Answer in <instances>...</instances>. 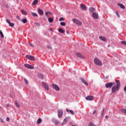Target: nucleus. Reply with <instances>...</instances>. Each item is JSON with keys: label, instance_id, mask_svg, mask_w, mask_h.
Masks as SVG:
<instances>
[{"label": "nucleus", "instance_id": "nucleus-1", "mask_svg": "<svg viewBox=\"0 0 126 126\" xmlns=\"http://www.w3.org/2000/svg\"><path fill=\"white\" fill-rule=\"evenodd\" d=\"M117 86H114L112 87L111 91L112 93H116L117 91L120 89V87H121V82L119 80H116Z\"/></svg>", "mask_w": 126, "mask_h": 126}, {"label": "nucleus", "instance_id": "nucleus-2", "mask_svg": "<svg viewBox=\"0 0 126 126\" xmlns=\"http://www.w3.org/2000/svg\"><path fill=\"white\" fill-rule=\"evenodd\" d=\"M94 63L95 64H96V65H98L99 66H102V62L100 61V59L98 58H95L94 60Z\"/></svg>", "mask_w": 126, "mask_h": 126}, {"label": "nucleus", "instance_id": "nucleus-3", "mask_svg": "<svg viewBox=\"0 0 126 126\" xmlns=\"http://www.w3.org/2000/svg\"><path fill=\"white\" fill-rule=\"evenodd\" d=\"M72 21L73 22H74V23L77 24V25H79V26H81V25H82V23L80 21H79V20L76 19H73Z\"/></svg>", "mask_w": 126, "mask_h": 126}, {"label": "nucleus", "instance_id": "nucleus-4", "mask_svg": "<svg viewBox=\"0 0 126 126\" xmlns=\"http://www.w3.org/2000/svg\"><path fill=\"white\" fill-rule=\"evenodd\" d=\"M115 83L109 82L105 84L106 88H112L113 85H115Z\"/></svg>", "mask_w": 126, "mask_h": 126}, {"label": "nucleus", "instance_id": "nucleus-5", "mask_svg": "<svg viewBox=\"0 0 126 126\" xmlns=\"http://www.w3.org/2000/svg\"><path fill=\"white\" fill-rule=\"evenodd\" d=\"M92 16L94 19H98V18H99V15H98V14L96 12H93Z\"/></svg>", "mask_w": 126, "mask_h": 126}, {"label": "nucleus", "instance_id": "nucleus-6", "mask_svg": "<svg viewBox=\"0 0 126 126\" xmlns=\"http://www.w3.org/2000/svg\"><path fill=\"white\" fill-rule=\"evenodd\" d=\"M26 58L28 59V60H30V61H35V57L31 56V55H26Z\"/></svg>", "mask_w": 126, "mask_h": 126}, {"label": "nucleus", "instance_id": "nucleus-7", "mask_svg": "<svg viewBox=\"0 0 126 126\" xmlns=\"http://www.w3.org/2000/svg\"><path fill=\"white\" fill-rule=\"evenodd\" d=\"M24 66L27 68H29V69H34V66L29 65V64H25Z\"/></svg>", "mask_w": 126, "mask_h": 126}, {"label": "nucleus", "instance_id": "nucleus-8", "mask_svg": "<svg viewBox=\"0 0 126 126\" xmlns=\"http://www.w3.org/2000/svg\"><path fill=\"white\" fill-rule=\"evenodd\" d=\"M52 86L53 87L55 90H56V91H60V87H59L57 85L53 84L52 85Z\"/></svg>", "mask_w": 126, "mask_h": 126}, {"label": "nucleus", "instance_id": "nucleus-9", "mask_svg": "<svg viewBox=\"0 0 126 126\" xmlns=\"http://www.w3.org/2000/svg\"><path fill=\"white\" fill-rule=\"evenodd\" d=\"M86 100L93 101V100H94V96L91 95L88 96L86 97Z\"/></svg>", "mask_w": 126, "mask_h": 126}, {"label": "nucleus", "instance_id": "nucleus-10", "mask_svg": "<svg viewBox=\"0 0 126 126\" xmlns=\"http://www.w3.org/2000/svg\"><path fill=\"white\" fill-rule=\"evenodd\" d=\"M63 115V110H58V117L59 118H62Z\"/></svg>", "mask_w": 126, "mask_h": 126}, {"label": "nucleus", "instance_id": "nucleus-11", "mask_svg": "<svg viewBox=\"0 0 126 126\" xmlns=\"http://www.w3.org/2000/svg\"><path fill=\"white\" fill-rule=\"evenodd\" d=\"M6 21L7 23L8 24H9V26H10V27H13V26H14V24L11 23L10 20L7 19Z\"/></svg>", "mask_w": 126, "mask_h": 126}, {"label": "nucleus", "instance_id": "nucleus-12", "mask_svg": "<svg viewBox=\"0 0 126 126\" xmlns=\"http://www.w3.org/2000/svg\"><path fill=\"white\" fill-rule=\"evenodd\" d=\"M80 80L82 82L84 83V84H85V85H86V86H88V83H87V82H86V81H85L84 78H80Z\"/></svg>", "mask_w": 126, "mask_h": 126}, {"label": "nucleus", "instance_id": "nucleus-13", "mask_svg": "<svg viewBox=\"0 0 126 126\" xmlns=\"http://www.w3.org/2000/svg\"><path fill=\"white\" fill-rule=\"evenodd\" d=\"M42 85H43V86H44V88L46 90H49V88L47 84H46L45 83H42Z\"/></svg>", "mask_w": 126, "mask_h": 126}, {"label": "nucleus", "instance_id": "nucleus-14", "mask_svg": "<svg viewBox=\"0 0 126 126\" xmlns=\"http://www.w3.org/2000/svg\"><path fill=\"white\" fill-rule=\"evenodd\" d=\"M118 6H120V7H121V8H122V9H125V8H126V7L125 6V5H124V4L122 3H118Z\"/></svg>", "mask_w": 126, "mask_h": 126}, {"label": "nucleus", "instance_id": "nucleus-15", "mask_svg": "<svg viewBox=\"0 0 126 126\" xmlns=\"http://www.w3.org/2000/svg\"><path fill=\"white\" fill-rule=\"evenodd\" d=\"M38 13L40 15H43V14H44V11L40 8L38 9Z\"/></svg>", "mask_w": 126, "mask_h": 126}, {"label": "nucleus", "instance_id": "nucleus-16", "mask_svg": "<svg viewBox=\"0 0 126 126\" xmlns=\"http://www.w3.org/2000/svg\"><path fill=\"white\" fill-rule=\"evenodd\" d=\"M76 56H77V58H80V59H83V56H82L80 53H76Z\"/></svg>", "mask_w": 126, "mask_h": 126}, {"label": "nucleus", "instance_id": "nucleus-17", "mask_svg": "<svg viewBox=\"0 0 126 126\" xmlns=\"http://www.w3.org/2000/svg\"><path fill=\"white\" fill-rule=\"evenodd\" d=\"M52 122L53 123L55 124V125H59V124L60 123V122H59V121L57 120V119H53Z\"/></svg>", "mask_w": 126, "mask_h": 126}, {"label": "nucleus", "instance_id": "nucleus-18", "mask_svg": "<svg viewBox=\"0 0 126 126\" xmlns=\"http://www.w3.org/2000/svg\"><path fill=\"white\" fill-rule=\"evenodd\" d=\"M99 39H100L102 41H104V42L107 41V38H106V37H105L104 36H99Z\"/></svg>", "mask_w": 126, "mask_h": 126}, {"label": "nucleus", "instance_id": "nucleus-19", "mask_svg": "<svg viewBox=\"0 0 126 126\" xmlns=\"http://www.w3.org/2000/svg\"><path fill=\"white\" fill-rule=\"evenodd\" d=\"M89 10L90 12H94L95 11V8L94 7H90Z\"/></svg>", "mask_w": 126, "mask_h": 126}, {"label": "nucleus", "instance_id": "nucleus-20", "mask_svg": "<svg viewBox=\"0 0 126 126\" xmlns=\"http://www.w3.org/2000/svg\"><path fill=\"white\" fill-rule=\"evenodd\" d=\"M66 112H67L68 113V112H69V113L70 114H71V115H74V112H73V111L71 110H68V109H66Z\"/></svg>", "mask_w": 126, "mask_h": 126}, {"label": "nucleus", "instance_id": "nucleus-21", "mask_svg": "<svg viewBox=\"0 0 126 126\" xmlns=\"http://www.w3.org/2000/svg\"><path fill=\"white\" fill-rule=\"evenodd\" d=\"M39 2V1L38 0H34L33 2H32V5H36V4H37V3H38V2Z\"/></svg>", "mask_w": 126, "mask_h": 126}, {"label": "nucleus", "instance_id": "nucleus-22", "mask_svg": "<svg viewBox=\"0 0 126 126\" xmlns=\"http://www.w3.org/2000/svg\"><path fill=\"white\" fill-rule=\"evenodd\" d=\"M70 120V117H67L63 120L65 122H68Z\"/></svg>", "mask_w": 126, "mask_h": 126}, {"label": "nucleus", "instance_id": "nucleus-23", "mask_svg": "<svg viewBox=\"0 0 126 126\" xmlns=\"http://www.w3.org/2000/svg\"><path fill=\"white\" fill-rule=\"evenodd\" d=\"M120 111L121 112H122V113H123L124 114H126V109L121 108Z\"/></svg>", "mask_w": 126, "mask_h": 126}, {"label": "nucleus", "instance_id": "nucleus-24", "mask_svg": "<svg viewBox=\"0 0 126 126\" xmlns=\"http://www.w3.org/2000/svg\"><path fill=\"white\" fill-rule=\"evenodd\" d=\"M48 21L50 23H53V22H54V19H53V18H49L48 19Z\"/></svg>", "mask_w": 126, "mask_h": 126}, {"label": "nucleus", "instance_id": "nucleus-25", "mask_svg": "<svg viewBox=\"0 0 126 126\" xmlns=\"http://www.w3.org/2000/svg\"><path fill=\"white\" fill-rule=\"evenodd\" d=\"M41 123H42V119L41 118H39L37 121V125H39V124H41Z\"/></svg>", "mask_w": 126, "mask_h": 126}, {"label": "nucleus", "instance_id": "nucleus-26", "mask_svg": "<svg viewBox=\"0 0 126 126\" xmlns=\"http://www.w3.org/2000/svg\"><path fill=\"white\" fill-rule=\"evenodd\" d=\"M81 8L84 10V9H86V6L84 4H81Z\"/></svg>", "mask_w": 126, "mask_h": 126}, {"label": "nucleus", "instance_id": "nucleus-27", "mask_svg": "<svg viewBox=\"0 0 126 126\" xmlns=\"http://www.w3.org/2000/svg\"><path fill=\"white\" fill-rule=\"evenodd\" d=\"M59 32H60V33H64V31H63V30L61 28L59 29Z\"/></svg>", "mask_w": 126, "mask_h": 126}, {"label": "nucleus", "instance_id": "nucleus-28", "mask_svg": "<svg viewBox=\"0 0 126 126\" xmlns=\"http://www.w3.org/2000/svg\"><path fill=\"white\" fill-rule=\"evenodd\" d=\"M21 12L22 13H23V14H24L25 15H27V12H26L25 10H22Z\"/></svg>", "mask_w": 126, "mask_h": 126}, {"label": "nucleus", "instance_id": "nucleus-29", "mask_svg": "<svg viewBox=\"0 0 126 126\" xmlns=\"http://www.w3.org/2000/svg\"><path fill=\"white\" fill-rule=\"evenodd\" d=\"M31 14L32 15V16H34V17H37V16H38V15L35 13L32 12L31 13Z\"/></svg>", "mask_w": 126, "mask_h": 126}, {"label": "nucleus", "instance_id": "nucleus-30", "mask_svg": "<svg viewBox=\"0 0 126 126\" xmlns=\"http://www.w3.org/2000/svg\"><path fill=\"white\" fill-rule=\"evenodd\" d=\"M22 22H23V23H27V19H23L22 20Z\"/></svg>", "mask_w": 126, "mask_h": 126}, {"label": "nucleus", "instance_id": "nucleus-31", "mask_svg": "<svg viewBox=\"0 0 126 126\" xmlns=\"http://www.w3.org/2000/svg\"><path fill=\"white\" fill-rule=\"evenodd\" d=\"M49 14H50V15H52V13L51 12H45V16H48Z\"/></svg>", "mask_w": 126, "mask_h": 126}, {"label": "nucleus", "instance_id": "nucleus-32", "mask_svg": "<svg viewBox=\"0 0 126 126\" xmlns=\"http://www.w3.org/2000/svg\"><path fill=\"white\" fill-rule=\"evenodd\" d=\"M0 35L1 38H4V36L3 35V33H2V32H1V31H0Z\"/></svg>", "mask_w": 126, "mask_h": 126}, {"label": "nucleus", "instance_id": "nucleus-33", "mask_svg": "<svg viewBox=\"0 0 126 126\" xmlns=\"http://www.w3.org/2000/svg\"><path fill=\"white\" fill-rule=\"evenodd\" d=\"M38 77H39V78H40L41 79H43V74H38Z\"/></svg>", "mask_w": 126, "mask_h": 126}, {"label": "nucleus", "instance_id": "nucleus-34", "mask_svg": "<svg viewBox=\"0 0 126 126\" xmlns=\"http://www.w3.org/2000/svg\"><path fill=\"white\" fill-rule=\"evenodd\" d=\"M60 25H61L62 26H65V23H64V22H62L60 23Z\"/></svg>", "mask_w": 126, "mask_h": 126}, {"label": "nucleus", "instance_id": "nucleus-35", "mask_svg": "<svg viewBox=\"0 0 126 126\" xmlns=\"http://www.w3.org/2000/svg\"><path fill=\"white\" fill-rule=\"evenodd\" d=\"M88 126H95L94 125V123H93L92 122H90Z\"/></svg>", "mask_w": 126, "mask_h": 126}, {"label": "nucleus", "instance_id": "nucleus-36", "mask_svg": "<svg viewBox=\"0 0 126 126\" xmlns=\"http://www.w3.org/2000/svg\"><path fill=\"white\" fill-rule=\"evenodd\" d=\"M24 81L25 82L26 84H28L29 82H28V80H27V79L24 78Z\"/></svg>", "mask_w": 126, "mask_h": 126}, {"label": "nucleus", "instance_id": "nucleus-37", "mask_svg": "<svg viewBox=\"0 0 126 126\" xmlns=\"http://www.w3.org/2000/svg\"><path fill=\"white\" fill-rule=\"evenodd\" d=\"M64 21V19L63 18V17H61L59 19V21Z\"/></svg>", "mask_w": 126, "mask_h": 126}, {"label": "nucleus", "instance_id": "nucleus-38", "mask_svg": "<svg viewBox=\"0 0 126 126\" xmlns=\"http://www.w3.org/2000/svg\"><path fill=\"white\" fill-rule=\"evenodd\" d=\"M121 44H122L123 45H126V41H121Z\"/></svg>", "mask_w": 126, "mask_h": 126}, {"label": "nucleus", "instance_id": "nucleus-39", "mask_svg": "<svg viewBox=\"0 0 126 126\" xmlns=\"http://www.w3.org/2000/svg\"><path fill=\"white\" fill-rule=\"evenodd\" d=\"M105 111V108L102 109V111H101V116H103V114H104V112Z\"/></svg>", "mask_w": 126, "mask_h": 126}, {"label": "nucleus", "instance_id": "nucleus-40", "mask_svg": "<svg viewBox=\"0 0 126 126\" xmlns=\"http://www.w3.org/2000/svg\"><path fill=\"white\" fill-rule=\"evenodd\" d=\"M35 25H36V26H37L38 27H39V26H40V24L38 23L37 22L35 23Z\"/></svg>", "mask_w": 126, "mask_h": 126}, {"label": "nucleus", "instance_id": "nucleus-41", "mask_svg": "<svg viewBox=\"0 0 126 126\" xmlns=\"http://www.w3.org/2000/svg\"><path fill=\"white\" fill-rule=\"evenodd\" d=\"M116 15L118 16V17H120V14H119V12H118V11H117L116 12Z\"/></svg>", "mask_w": 126, "mask_h": 126}, {"label": "nucleus", "instance_id": "nucleus-42", "mask_svg": "<svg viewBox=\"0 0 126 126\" xmlns=\"http://www.w3.org/2000/svg\"><path fill=\"white\" fill-rule=\"evenodd\" d=\"M66 123L67 122L66 121L63 120V123H62L63 126H64V125H65V124H66Z\"/></svg>", "mask_w": 126, "mask_h": 126}, {"label": "nucleus", "instance_id": "nucleus-43", "mask_svg": "<svg viewBox=\"0 0 126 126\" xmlns=\"http://www.w3.org/2000/svg\"><path fill=\"white\" fill-rule=\"evenodd\" d=\"M29 45L31 47H32L33 48V47H34V45H33V43H30Z\"/></svg>", "mask_w": 126, "mask_h": 126}, {"label": "nucleus", "instance_id": "nucleus-44", "mask_svg": "<svg viewBox=\"0 0 126 126\" xmlns=\"http://www.w3.org/2000/svg\"><path fill=\"white\" fill-rule=\"evenodd\" d=\"M108 78H109V76H106L105 77H104V79L105 80H107V79H108Z\"/></svg>", "mask_w": 126, "mask_h": 126}, {"label": "nucleus", "instance_id": "nucleus-45", "mask_svg": "<svg viewBox=\"0 0 126 126\" xmlns=\"http://www.w3.org/2000/svg\"><path fill=\"white\" fill-rule=\"evenodd\" d=\"M0 123H3V120L1 118H0Z\"/></svg>", "mask_w": 126, "mask_h": 126}, {"label": "nucleus", "instance_id": "nucleus-46", "mask_svg": "<svg viewBox=\"0 0 126 126\" xmlns=\"http://www.w3.org/2000/svg\"><path fill=\"white\" fill-rule=\"evenodd\" d=\"M16 107H17L18 108H19V104L16 102Z\"/></svg>", "mask_w": 126, "mask_h": 126}, {"label": "nucleus", "instance_id": "nucleus-47", "mask_svg": "<svg viewBox=\"0 0 126 126\" xmlns=\"http://www.w3.org/2000/svg\"><path fill=\"white\" fill-rule=\"evenodd\" d=\"M4 6H5V7H6V8H8L9 7L8 5H7V4H5Z\"/></svg>", "mask_w": 126, "mask_h": 126}, {"label": "nucleus", "instance_id": "nucleus-48", "mask_svg": "<svg viewBox=\"0 0 126 126\" xmlns=\"http://www.w3.org/2000/svg\"><path fill=\"white\" fill-rule=\"evenodd\" d=\"M47 48L48 49H52V47H51V46H50V45H48V46H47Z\"/></svg>", "mask_w": 126, "mask_h": 126}, {"label": "nucleus", "instance_id": "nucleus-49", "mask_svg": "<svg viewBox=\"0 0 126 126\" xmlns=\"http://www.w3.org/2000/svg\"><path fill=\"white\" fill-rule=\"evenodd\" d=\"M17 19H18V20H20V17L18 16H16Z\"/></svg>", "mask_w": 126, "mask_h": 126}, {"label": "nucleus", "instance_id": "nucleus-50", "mask_svg": "<svg viewBox=\"0 0 126 126\" xmlns=\"http://www.w3.org/2000/svg\"><path fill=\"white\" fill-rule=\"evenodd\" d=\"M66 34H69V33H70L69 31H68V30L66 31Z\"/></svg>", "mask_w": 126, "mask_h": 126}, {"label": "nucleus", "instance_id": "nucleus-51", "mask_svg": "<svg viewBox=\"0 0 126 126\" xmlns=\"http://www.w3.org/2000/svg\"><path fill=\"white\" fill-rule=\"evenodd\" d=\"M9 120H10L9 118L7 117V118H6V121H7V122H9Z\"/></svg>", "mask_w": 126, "mask_h": 126}, {"label": "nucleus", "instance_id": "nucleus-52", "mask_svg": "<svg viewBox=\"0 0 126 126\" xmlns=\"http://www.w3.org/2000/svg\"><path fill=\"white\" fill-rule=\"evenodd\" d=\"M93 114V115H95V114H96V110H94Z\"/></svg>", "mask_w": 126, "mask_h": 126}, {"label": "nucleus", "instance_id": "nucleus-53", "mask_svg": "<svg viewBox=\"0 0 126 126\" xmlns=\"http://www.w3.org/2000/svg\"><path fill=\"white\" fill-rule=\"evenodd\" d=\"M50 31H51L52 32H53V28H51L50 29Z\"/></svg>", "mask_w": 126, "mask_h": 126}, {"label": "nucleus", "instance_id": "nucleus-54", "mask_svg": "<svg viewBox=\"0 0 126 126\" xmlns=\"http://www.w3.org/2000/svg\"><path fill=\"white\" fill-rule=\"evenodd\" d=\"M6 107H7L8 108L9 107V104H6Z\"/></svg>", "mask_w": 126, "mask_h": 126}, {"label": "nucleus", "instance_id": "nucleus-55", "mask_svg": "<svg viewBox=\"0 0 126 126\" xmlns=\"http://www.w3.org/2000/svg\"><path fill=\"white\" fill-rule=\"evenodd\" d=\"M109 118V116L107 115L105 116V119H108Z\"/></svg>", "mask_w": 126, "mask_h": 126}, {"label": "nucleus", "instance_id": "nucleus-56", "mask_svg": "<svg viewBox=\"0 0 126 126\" xmlns=\"http://www.w3.org/2000/svg\"><path fill=\"white\" fill-rule=\"evenodd\" d=\"M124 90H125V91H126V86L124 87Z\"/></svg>", "mask_w": 126, "mask_h": 126}, {"label": "nucleus", "instance_id": "nucleus-57", "mask_svg": "<svg viewBox=\"0 0 126 126\" xmlns=\"http://www.w3.org/2000/svg\"><path fill=\"white\" fill-rule=\"evenodd\" d=\"M44 34L47 35V32H44Z\"/></svg>", "mask_w": 126, "mask_h": 126}, {"label": "nucleus", "instance_id": "nucleus-58", "mask_svg": "<svg viewBox=\"0 0 126 126\" xmlns=\"http://www.w3.org/2000/svg\"><path fill=\"white\" fill-rule=\"evenodd\" d=\"M0 109H1V107L0 106Z\"/></svg>", "mask_w": 126, "mask_h": 126}, {"label": "nucleus", "instance_id": "nucleus-59", "mask_svg": "<svg viewBox=\"0 0 126 126\" xmlns=\"http://www.w3.org/2000/svg\"><path fill=\"white\" fill-rule=\"evenodd\" d=\"M108 47H110V45H108Z\"/></svg>", "mask_w": 126, "mask_h": 126}]
</instances>
